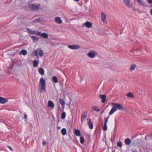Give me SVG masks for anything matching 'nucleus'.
<instances>
[{
	"instance_id": "nucleus-33",
	"label": "nucleus",
	"mask_w": 152,
	"mask_h": 152,
	"mask_svg": "<svg viewBox=\"0 0 152 152\" xmlns=\"http://www.w3.org/2000/svg\"><path fill=\"white\" fill-rule=\"evenodd\" d=\"M75 134L77 136H80L81 133L79 130L78 129H75Z\"/></svg>"
},
{
	"instance_id": "nucleus-36",
	"label": "nucleus",
	"mask_w": 152,
	"mask_h": 152,
	"mask_svg": "<svg viewBox=\"0 0 152 152\" xmlns=\"http://www.w3.org/2000/svg\"><path fill=\"white\" fill-rule=\"evenodd\" d=\"M86 117V115H83L81 117V121L82 123H83L84 119Z\"/></svg>"
},
{
	"instance_id": "nucleus-43",
	"label": "nucleus",
	"mask_w": 152,
	"mask_h": 152,
	"mask_svg": "<svg viewBox=\"0 0 152 152\" xmlns=\"http://www.w3.org/2000/svg\"><path fill=\"white\" fill-rule=\"evenodd\" d=\"M7 73L8 74H9V75L11 74V71H10L9 69H7Z\"/></svg>"
},
{
	"instance_id": "nucleus-47",
	"label": "nucleus",
	"mask_w": 152,
	"mask_h": 152,
	"mask_svg": "<svg viewBox=\"0 0 152 152\" xmlns=\"http://www.w3.org/2000/svg\"><path fill=\"white\" fill-rule=\"evenodd\" d=\"M140 50L139 48H137L136 49H134V51H137Z\"/></svg>"
},
{
	"instance_id": "nucleus-27",
	"label": "nucleus",
	"mask_w": 152,
	"mask_h": 152,
	"mask_svg": "<svg viewBox=\"0 0 152 152\" xmlns=\"http://www.w3.org/2000/svg\"><path fill=\"white\" fill-rule=\"evenodd\" d=\"M136 67V65L135 64H133L131 65L129 69V70L130 71H132L135 69Z\"/></svg>"
},
{
	"instance_id": "nucleus-11",
	"label": "nucleus",
	"mask_w": 152,
	"mask_h": 152,
	"mask_svg": "<svg viewBox=\"0 0 152 152\" xmlns=\"http://www.w3.org/2000/svg\"><path fill=\"white\" fill-rule=\"evenodd\" d=\"M68 47L69 48L73 50H77L80 48V47L79 45L77 44L68 45Z\"/></svg>"
},
{
	"instance_id": "nucleus-31",
	"label": "nucleus",
	"mask_w": 152,
	"mask_h": 152,
	"mask_svg": "<svg viewBox=\"0 0 152 152\" xmlns=\"http://www.w3.org/2000/svg\"><path fill=\"white\" fill-rule=\"evenodd\" d=\"M59 101L61 105L65 104V100L64 99L60 98H59Z\"/></svg>"
},
{
	"instance_id": "nucleus-37",
	"label": "nucleus",
	"mask_w": 152,
	"mask_h": 152,
	"mask_svg": "<svg viewBox=\"0 0 152 152\" xmlns=\"http://www.w3.org/2000/svg\"><path fill=\"white\" fill-rule=\"evenodd\" d=\"M84 138L82 136L80 137V142L81 144H83L84 142Z\"/></svg>"
},
{
	"instance_id": "nucleus-53",
	"label": "nucleus",
	"mask_w": 152,
	"mask_h": 152,
	"mask_svg": "<svg viewBox=\"0 0 152 152\" xmlns=\"http://www.w3.org/2000/svg\"><path fill=\"white\" fill-rule=\"evenodd\" d=\"M7 147H8L10 149V150H11L12 151V149L11 147H10V146H7Z\"/></svg>"
},
{
	"instance_id": "nucleus-23",
	"label": "nucleus",
	"mask_w": 152,
	"mask_h": 152,
	"mask_svg": "<svg viewBox=\"0 0 152 152\" xmlns=\"http://www.w3.org/2000/svg\"><path fill=\"white\" fill-rule=\"evenodd\" d=\"M27 53V51L25 49H22L21 51H20L18 54L19 55H23L24 56H26Z\"/></svg>"
},
{
	"instance_id": "nucleus-44",
	"label": "nucleus",
	"mask_w": 152,
	"mask_h": 152,
	"mask_svg": "<svg viewBox=\"0 0 152 152\" xmlns=\"http://www.w3.org/2000/svg\"><path fill=\"white\" fill-rule=\"evenodd\" d=\"M62 105L61 110H64L65 108V104L61 105Z\"/></svg>"
},
{
	"instance_id": "nucleus-4",
	"label": "nucleus",
	"mask_w": 152,
	"mask_h": 152,
	"mask_svg": "<svg viewBox=\"0 0 152 152\" xmlns=\"http://www.w3.org/2000/svg\"><path fill=\"white\" fill-rule=\"evenodd\" d=\"M123 1L125 5L128 7L130 8L132 10L134 11L135 12L137 11L138 14L143 12L141 11L140 9L136 8L133 5V3L131 0H123Z\"/></svg>"
},
{
	"instance_id": "nucleus-9",
	"label": "nucleus",
	"mask_w": 152,
	"mask_h": 152,
	"mask_svg": "<svg viewBox=\"0 0 152 152\" xmlns=\"http://www.w3.org/2000/svg\"><path fill=\"white\" fill-rule=\"evenodd\" d=\"M101 18L102 22L104 24L107 23V15L103 12H101Z\"/></svg>"
},
{
	"instance_id": "nucleus-59",
	"label": "nucleus",
	"mask_w": 152,
	"mask_h": 152,
	"mask_svg": "<svg viewBox=\"0 0 152 152\" xmlns=\"http://www.w3.org/2000/svg\"><path fill=\"white\" fill-rule=\"evenodd\" d=\"M74 1L76 2H78L79 1V0H73Z\"/></svg>"
},
{
	"instance_id": "nucleus-26",
	"label": "nucleus",
	"mask_w": 152,
	"mask_h": 152,
	"mask_svg": "<svg viewBox=\"0 0 152 152\" xmlns=\"http://www.w3.org/2000/svg\"><path fill=\"white\" fill-rule=\"evenodd\" d=\"M43 19L41 18H36L32 21V23H41L43 21Z\"/></svg>"
},
{
	"instance_id": "nucleus-62",
	"label": "nucleus",
	"mask_w": 152,
	"mask_h": 152,
	"mask_svg": "<svg viewBox=\"0 0 152 152\" xmlns=\"http://www.w3.org/2000/svg\"><path fill=\"white\" fill-rule=\"evenodd\" d=\"M88 12L90 14L91 13V10H89V11Z\"/></svg>"
},
{
	"instance_id": "nucleus-60",
	"label": "nucleus",
	"mask_w": 152,
	"mask_h": 152,
	"mask_svg": "<svg viewBox=\"0 0 152 152\" xmlns=\"http://www.w3.org/2000/svg\"><path fill=\"white\" fill-rule=\"evenodd\" d=\"M147 135L146 136H145V140H147Z\"/></svg>"
},
{
	"instance_id": "nucleus-30",
	"label": "nucleus",
	"mask_w": 152,
	"mask_h": 152,
	"mask_svg": "<svg viewBox=\"0 0 152 152\" xmlns=\"http://www.w3.org/2000/svg\"><path fill=\"white\" fill-rule=\"evenodd\" d=\"M57 106H58V109L57 110V112L56 113V114H60V112H61V108L60 106L59 103H58L57 104Z\"/></svg>"
},
{
	"instance_id": "nucleus-39",
	"label": "nucleus",
	"mask_w": 152,
	"mask_h": 152,
	"mask_svg": "<svg viewBox=\"0 0 152 152\" xmlns=\"http://www.w3.org/2000/svg\"><path fill=\"white\" fill-rule=\"evenodd\" d=\"M14 67V65L13 64H12V65H10V66L9 67H8V68L7 69H9H9H13V67Z\"/></svg>"
},
{
	"instance_id": "nucleus-29",
	"label": "nucleus",
	"mask_w": 152,
	"mask_h": 152,
	"mask_svg": "<svg viewBox=\"0 0 152 152\" xmlns=\"http://www.w3.org/2000/svg\"><path fill=\"white\" fill-rule=\"evenodd\" d=\"M19 51V49H17L16 51L14 53L11 52L9 53L8 55L12 57L14 56Z\"/></svg>"
},
{
	"instance_id": "nucleus-56",
	"label": "nucleus",
	"mask_w": 152,
	"mask_h": 152,
	"mask_svg": "<svg viewBox=\"0 0 152 152\" xmlns=\"http://www.w3.org/2000/svg\"><path fill=\"white\" fill-rule=\"evenodd\" d=\"M15 64V62L14 61H13L12 64H13L14 65V64Z\"/></svg>"
},
{
	"instance_id": "nucleus-61",
	"label": "nucleus",
	"mask_w": 152,
	"mask_h": 152,
	"mask_svg": "<svg viewBox=\"0 0 152 152\" xmlns=\"http://www.w3.org/2000/svg\"><path fill=\"white\" fill-rule=\"evenodd\" d=\"M82 5H83V3H82V2L81 1V3H80V6H82Z\"/></svg>"
},
{
	"instance_id": "nucleus-50",
	"label": "nucleus",
	"mask_w": 152,
	"mask_h": 152,
	"mask_svg": "<svg viewBox=\"0 0 152 152\" xmlns=\"http://www.w3.org/2000/svg\"><path fill=\"white\" fill-rule=\"evenodd\" d=\"M61 114H66L65 112L64 111V110H62V113Z\"/></svg>"
},
{
	"instance_id": "nucleus-48",
	"label": "nucleus",
	"mask_w": 152,
	"mask_h": 152,
	"mask_svg": "<svg viewBox=\"0 0 152 152\" xmlns=\"http://www.w3.org/2000/svg\"><path fill=\"white\" fill-rule=\"evenodd\" d=\"M46 142L45 141H43L42 142V145H46Z\"/></svg>"
},
{
	"instance_id": "nucleus-58",
	"label": "nucleus",
	"mask_w": 152,
	"mask_h": 152,
	"mask_svg": "<svg viewBox=\"0 0 152 152\" xmlns=\"http://www.w3.org/2000/svg\"><path fill=\"white\" fill-rule=\"evenodd\" d=\"M59 95H60V96H61V97H62V96H63V95L62 94V93H60Z\"/></svg>"
},
{
	"instance_id": "nucleus-24",
	"label": "nucleus",
	"mask_w": 152,
	"mask_h": 152,
	"mask_svg": "<svg viewBox=\"0 0 152 152\" xmlns=\"http://www.w3.org/2000/svg\"><path fill=\"white\" fill-rule=\"evenodd\" d=\"M38 71L39 73L42 75H44L45 74V70L42 67H39L38 69Z\"/></svg>"
},
{
	"instance_id": "nucleus-20",
	"label": "nucleus",
	"mask_w": 152,
	"mask_h": 152,
	"mask_svg": "<svg viewBox=\"0 0 152 152\" xmlns=\"http://www.w3.org/2000/svg\"><path fill=\"white\" fill-rule=\"evenodd\" d=\"M29 37L31 38L34 42H37L38 41L39 38L35 35H29Z\"/></svg>"
},
{
	"instance_id": "nucleus-3",
	"label": "nucleus",
	"mask_w": 152,
	"mask_h": 152,
	"mask_svg": "<svg viewBox=\"0 0 152 152\" xmlns=\"http://www.w3.org/2000/svg\"><path fill=\"white\" fill-rule=\"evenodd\" d=\"M46 84L45 79L42 77L40 79L38 86L39 90L41 94L46 92Z\"/></svg>"
},
{
	"instance_id": "nucleus-28",
	"label": "nucleus",
	"mask_w": 152,
	"mask_h": 152,
	"mask_svg": "<svg viewBox=\"0 0 152 152\" xmlns=\"http://www.w3.org/2000/svg\"><path fill=\"white\" fill-rule=\"evenodd\" d=\"M127 97H130L131 98H133L134 97V94L131 92H129L126 95Z\"/></svg>"
},
{
	"instance_id": "nucleus-22",
	"label": "nucleus",
	"mask_w": 152,
	"mask_h": 152,
	"mask_svg": "<svg viewBox=\"0 0 152 152\" xmlns=\"http://www.w3.org/2000/svg\"><path fill=\"white\" fill-rule=\"evenodd\" d=\"M55 22L59 24H61L62 23V21L61 19V18L58 17L55 18Z\"/></svg>"
},
{
	"instance_id": "nucleus-41",
	"label": "nucleus",
	"mask_w": 152,
	"mask_h": 152,
	"mask_svg": "<svg viewBox=\"0 0 152 152\" xmlns=\"http://www.w3.org/2000/svg\"><path fill=\"white\" fill-rule=\"evenodd\" d=\"M83 75H81L80 76V82H81L82 81H83Z\"/></svg>"
},
{
	"instance_id": "nucleus-13",
	"label": "nucleus",
	"mask_w": 152,
	"mask_h": 152,
	"mask_svg": "<svg viewBox=\"0 0 152 152\" xmlns=\"http://www.w3.org/2000/svg\"><path fill=\"white\" fill-rule=\"evenodd\" d=\"M39 36H40L42 38L45 39L48 38V34L46 32H42L40 31Z\"/></svg>"
},
{
	"instance_id": "nucleus-32",
	"label": "nucleus",
	"mask_w": 152,
	"mask_h": 152,
	"mask_svg": "<svg viewBox=\"0 0 152 152\" xmlns=\"http://www.w3.org/2000/svg\"><path fill=\"white\" fill-rule=\"evenodd\" d=\"M125 142L127 145H129L131 142V141L130 139L126 138L125 140Z\"/></svg>"
},
{
	"instance_id": "nucleus-7",
	"label": "nucleus",
	"mask_w": 152,
	"mask_h": 152,
	"mask_svg": "<svg viewBox=\"0 0 152 152\" xmlns=\"http://www.w3.org/2000/svg\"><path fill=\"white\" fill-rule=\"evenodd\" d=\"M55 106V104L53 101L50 100L48 101L47 107L49 110L53 109L54 108Z\"/></svg>"
},
{
	"instance_id": "nucleus-57",
	"label": "nucleus",
	"mask_w": 152,
	"mask_h": 152,
	"mask_svg": "<svg viewBox=\"0 0 152 152\" xmlns=\"http://www.w3.org/2000/svg\"><path fill=\"white\" fill-rule=\"evenodd\" d=\"M134 49H133L132 50H130V52L132 53H133V52H134Z\"/></svg>"
},
{
	"instance_id": "nucleus-14",
	"label": "nucleus",
	"mask_w": 152,
	"mask_h": 152,
	"mask_svg": "<svg viewBox=\"0 0 152 152\" xmlns=\"http://www.w3.org/2000/svg\"><path fill=\"white\" fill-rule=\"evenodd\" d=\"M99 97L102 99L101 102L103 103H104L106 102L107 98V95L106 94H101L99 95Z\"/></svg>"
},
{
	"instance_id": "nucleus-25",
	"label": "nucleus",
	"mask_w": 152,
	"mask_h": 152,
	"mask_svg": "<svg viewBox=\"0 0 152 152\" xmlns=\"http://www.w3.org/2000/svg\"><path fill=\"white\" fill-rule=\"evenodd\" d=\"M52 81L55 83L58 82V79L57 77L56 76H53L52 78Z\"/></svg>"
},
{
	"instance_id": "nucleus-52",
	"label": "nucleus",
	"mask_w": 152,
	"mask_h": 152,
	"mask_svg": "<svg viewBox=\"0 0 152 152\" xmlns=\"http://www.w3.org/2000/svg\"><path fill=\"white\" fill-rule=\"evenodd\" d=\"M105 110H103L102 111V112L100 113L99 114H102L103 113H104V111Z\"/></svg>"
},
{
	"instance_id": "nucleus-49",
	"label": "nucleus",
	"mask_w": 152,
	"mask_h": 152,
	"mask_svg": "<svg viewBox=\"0 0 152 152\" xmlns=\"http://www.w3.org/2000/svg\"><path fill=\"white\" fill-rule=\"evenodd\" d=\"M87 113L88 112H83V113H82L81 114H87Z\"/></svg>"
},
{
	"instance_id": "nucleus-51",
	"label": "nucleus",
	"mask_w": 152,
	"mask_h": 152,
	"mask_svg": "<svg viewBox=\"0 0 152 152\" xmlns=\"http://www.w3.org/2000/svg\"><path fill=\"white\" fill-rule=\"evenodd\" d=\"M27 115H24V118H25L26 119H27Z\"/></svg>"
},
{
	"instance_id": "nucleus-1",
	"label": "nucleus",
	"mask_w": 152,
	"mask_h": 152,
	"mask_svg": "<svg viewBox=\"0 0 152 152\" xmlns=\"http://www.w3.org/2000/svg\"><path fill=\"white\" fill-rule=\"evenodd\" d=\"M44 54L43 50L41 48H38L36 50H34L31 54V56L34 57L36 56L37 60L35 59L33 61V66L34 67L38 66L39 62V57H42Z\"/></svg>"
},
{
	"instance_id": "nucleus-45",
	"label": "nucleus",
	"mask_w": 152,
	"mask_h": 152,
	"mask_svg": "<svg viewBox=\"0 0 152 152\" xmlns=\"http://www.w3.org/2000/svg\"><path fill=\"white\" fill-rule=\"evenodd\" d=\"M54 88L55 89V90H56V92H57V97H58V93L56 89V86H55V84H54Z\"/></svg>"
},
{
	"instance_id": "nucleus-12",
	"label": "nucleus",
	"mask_w": 152,
	"mask_h": 152,
	"mask_svg": "<svg viewBox=\"0 0 152 152\" xmlns=\"http://www.w3.org/2000/svg\"><path fill=\"white\" fill-rule=\"evenodd\" d=\"M60 90L63 94H66L68 93V90L66 88V85L65 87H64L63 83H62L61 85Z\"/></svg>"
},
{
	"instance_id": "nucleus-10",
	"label": "nucleus",
	"mask_w": 152,
	"mask_h": 152,
	"mask_svg": "<svg viewBox=\"0 0 152 152\" xmlns=\"http://www.w3.org/2000/svg\"><path fill=\"white\" fill-rule=\"evenodd\" d=\"M26 29L28 33L31 34H36L39 36L40 31L38 30H32L31 29L27 28Z\"/></svg>"
},
{
	"instance_id": "nucleus-42",
	"label": "nucleus",
	"mask_w": 152,
	"mask_h": 152,
	"mask_svg": "<svg viewBox=\"0 0 152 152\" xmlns=\"http://www.w3.org/2000/svg\"><path fill=\"white\" fill-rule=\"evenodd\" d=\"M66 94H63V96H62V99H64L66 98Z\"/></svg>"
},
{
	"instance_id": "nucleus-17",
	"label": "nucleus",
	"mask_w": 152,
	"mask_h": 152,
	"mask_svg": "<svg viewBox=\"0 0 152 152\" xmlns=\"http://www.w3.org/2000/svg\"><path fill=\"white\" fill-rule=\"evenodd\" d=\"M72 93L71 92H69L68 93L66 94V95L68 96V97L69 98L70 100V102L69 104H66V105H67L69 106V108H70V104H71V101H72Z\"/></svg>"
},
{
	"instance_id": "nucleus-38",
	"label": "nucleus",
	"mask_w": 152,
	"mask_h": 152,
	"mask_svg": "<svg viewBox=\"0 0 152 152\" xmlns=\"http://www.w3.org/2000/svg\"><path fill=\"white\" fill-rule=\"evenodd\" d=\"M117 145V146H118L120 147H121L122 146V143L120 141L118 142Z\"/></svg>"
},
{
	"instance_id": "nucleus-63",
	"label": "nucleus",
	"mask_w": 152,
	"mask_h": 152,
	"mask_svg": "<svg viewBox=\"0 0 152 152\" xmlns=\"http://www.w3.org/2000/svg\"><path fill=\"white\" fill-rule=\"evenodd\" d=\"M50 75H52L53 74V73L51 72H50Z\"/></svg>"
},
{
	"instance_id": "nucleus-2",
	"label": "nucleus",
	"mask_w": 152,
	"mask_h": 152,
	"mask_svg": "<svg viewBox=\"0 0 152 152\" xmlns=\"http://www.w3.org/2000/svg\"><path fill=\"white\" fill-rule=\"evenodd\" d=\"M111 106L112 107V108L108 114H113L117 110H124L126 111H128L126 107L123 106L121 104L117 102L112 103H111Z\"/></svg>"
},
{
	"instance_id": "nucleus-64",
	"label": "nucleus",
	"mask_w": 152,
	"mask_h": 152,
	"mask_svg": "<svg viewBox=\"0 0 152 152\" xmlns=\"http://www.w3.org/2000/svg\"><path fill=\"white\" fill-rule=\"evenodd\" d=\"M61 129V127L60 126H59L58 127V129Z\"/></svg>"
},
{
	"instance_id": "nucleus-46",
	"label": "nucleus",
	"mask_w": 152,
	"mask_h": 152,
	"mask_svg": "<svg viewBox=\"0 0 152 152\" xmlns=\"http://www.w3.org/2000/svg\"><path fill=\"white\" fill-rule=\"evenodd\" d=\"M65 116L66 115H61V118L62 119H64Z\"/></svg>"
},
{
	"instance_id": "nucleus-19",
	"label": "nucleus",
	"mask_w": 152,
	"mask_h": 152,
	"mask_svg": "<svg viewBox=\"0 0 152 152\" xmlns=\"http://www.w3.org/2000/svg\"><path fill=\"white\" fill-rule=\"evenodd\" d=\"M109 116L106 118H105V121L104 122V124L103 127V129L104 131H106L107 130V123L108 121Z\"/></svg>"
},
{
	"instance_id": "nucleus-6",
	"label": "nucleus",
	"mask_w": 152,
	"mask_h": 152,
	"mask_svg": "<svg viewBox=\"0 0 152 152\" xmlns=\"http://www.w3.org/2000/svg\"><path fill=\"white\" fill-rule=\"evenodd\" d=\"M97 55V53L94 50H90L87 54V56L90 58H93Z\"/></svg>"
},
{
	"instance_id": "nucleus-5",
	"label": "nucleus",
	"mask_w": 152,
	"mask_h": 152,
	"mask_svg": "<svg viewBox=\"0 0 152 152\" xmlns=\"http://www.w3.org/2000/svg\"><path fill=\"white\" fill-rule=\"evenodd\" d=\"M31 2H28V4L29 8L31 11L38 12L40 10H43L42 7H41V4L36 3L31 4Z\"/></svg>"
},
{
	"instance_id": "nucleus-54",
	"label": "nucleus",
	"mask_w": 152,
	"mask_h": 152,
	"mask_svg": "<svg viewBox=\"0 0 152 152\" xmlns=\"http://www.w3.org/2000/svg\"><path fill=\"white\" fill-rule=\"evenodd\" d=\"M11 77L13 78L14 79H16V77L13 75L11 76Z\"/></svg>"
},
{
	"instance_id": "nucleus-40",
	"label": "nucleus",
	"mask_w": 152,
	"mask_h": 152,
	"mask_svg": "<svg viewBox=\"0 0 152 152\" xmlns=\"http://www.w3.org/2000/svg\"><path fill=\"white\" fill-rule=\"evenodd\" d=\"M150 4H152V0H145Z\"/></svg>"
},
{
	"instance_id": "nucleus-21",
	"label": "nucleus",
	"mask_w": 152,
	"mask_h": 152,
	"mask_svg": "<svg viewBox=\"0 0 152 152\" xmlns=\"http://www.w3.org/2000/svg\"><path fill=\"white\" fill-rule=\"evenodd\" d=\"M87 120L88 121V125L89 126V128L91 129H93V123L91 121V119L88 118V119Z\"/></svg>"
},
{
	"instance_id": "nucleus-15",
	"label": "nucleus",
	"mask_w": 152,
	"mask_h": 152,
	"mask_svg": "<svg viewBox=\"0 0 152 152\" xmlns=\"http://www.w3.org/2000/svg\"><path fill=\"white\" fill-rule=\"evenodd\" d=\"M8 101V99L0 96V104H4Z\"/></svg>"
},
{
	"instance_id": "nucleus-8",
	"label": "nucleus",
	"mask_w": 152,
	"mask_h": 152,
	"mask_svg": "<svg viewBox=\"0 0 152 152\" xmlns=\"http://www.w3.org/2000/svg\"><path fill=\"white\" fill-rule=\"evenodd\" d=\"M92 26V23L88 21L84 23L81 27L84 28V27H86L88 28H91Z\"/></svg>"
},
{
	"instance_id": "nucleus-35",
	"label": "nucleus",
	"mask_w": 152,
	"mask_h": 152,
	"mask_svg": "<svg viewBox=\"0 0 152 152\" xmlns=\"http://www.w3.org/2000/svg\"><path fill=\"white\" fill-rule=\"evenodd\" d=\"M70 111H71V114H74V113H75V107H74V106H72V107L71 108V107H70Z\"/></svg>"
},
{
	"instance_id": "nucleus-34",
	"label": "nucleus",
	"mask_w": 152,
	"mask_h": 152,
	"mask_svg": "<svg viewBox=\"0 0 152 152\" xmlns=\"http://www.w3.org/2000/svg\"><path fill=\"white\" fill-rule=\"evenodd\" d=\"M61 133L63 135H65L66 134V130L65 128H63L61 130Z\"/></svg>"
},
{
	"instance_id": "nucleus-16",
	"label": "nucleus",
	"mask_w": 152,
	"mask_h": 152,
	"mask_svg": "<svg viewBox=\"0 0 152 152\" xmlns=\"http://www.w3.org/2000/svg\"><path fill=\"white\" fill-rule=\"evenodd\" d=\"M91 110L92 111H96L97 113L100 111V109L99 107L96 105H93L91 107Z\"/></svg>"
},
{
	"instance_id": "nucleus-18",
	"label": "nucleus",
	"mask_w": 152,
	"mask_h": 152,
	"mask_svg": "<svg viewBox=\"0 0 152 152\" xmlns=\"http://www.w3.org/2000/svg\"><path fill=\"white\" fill-rule=\"evenodd\" d=\"M15 64H17L16 66H17L19 68H21L23 66L22 62V61L20 59H18L15 63Z\"/></svg>"
},
{
	"instance_id": "nucleus-55",
	"label": "nucleus",
	"mask_w": 152,
	"mask_h": 152,
	"mask_svg": "<svg viewBox=\"0 0 152 152\" xmlns=\"http://www.w3.org/2000/svg\"><path fill=\"white\" fill-rule=\"evenodd\" d=\"M109 106V104H108L105 107V108L104 109V110H105V109H106V108L108 107Z\"/></svg>"
}]
</instances>
